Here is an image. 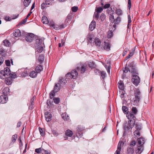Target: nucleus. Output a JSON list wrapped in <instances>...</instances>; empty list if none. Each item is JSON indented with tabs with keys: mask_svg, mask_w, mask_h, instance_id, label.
Returning <instances> with one entry per match:
<instances>
[{
	"mask_svg": "<svg viewBox=\"0 0 154 154\" xmlns=\"http://www.w3.org/2000/svg\"><path fill=\"white\" fill-rule=\"evenodd\" d=\"M136 145V141L135 140L132 141L130 144V146L133 147Z\"/></svg>",
	"mask_w": 154,
	"mask_h": 154,
	"instance_id": "obj_54",
	"label": "nucleus"
},
{
	"mask_svg": "<svg viewBox=\"0 0 154 154\" xmlns=\"http://www.w3.org/2000/svg\"><path fill=\"white\" fill-rule=\"evenodd\" d=\"M136 131H140L141 130L140 125L138 123L135 124Z\"/></svg>",
	"mask_w": 154,
	"mask_h": 154,
	"instance_id": "obj_46",
	"label": "nucleus"
},
{
	"mask_svg": "<svg viewBox=\"0 0 154 154\" xmlns=\"http://www.w3.org/2000/svg\"><path fill=\"white\" fill-rule=\"evenodd\" d=\"M129 51V49L127 48H126L125 49L124 51L123 52V56H124L126 54L127 52Z\"/></svg>",
	"mask_w": 154,
	"mask_h": 154,
	"instance_id": "obj_61",
	"label": "nucleus"
},
{
	"mask_svg": "<svg viewBox=\"0 0 154 154\" xmlns=\"http://www.w3.org/2000/svg\"><path fill=\"white\" fill-rule=\"evenodd\" d=\"M43 151L42 149V150L41 148L36 149H35V151L37 153H40L42 151Z\"/></svg>",
	"mask_w": 154,
	"mask_h": 154,
	"instance_id": "obj_55",
	"label": "nucleus"
},
{
	"mask_svg": "<svg viewBox=\"0 0 154 154\" xmlns=\"http://www.w3.org/2000/svg\"><path fill=\"white\" fill-rule=\"evenodd\" d=\"M54 102L55 104H58L60 101V98L58 97H54L53 98Z\"/></svg>",
	"mask_w": 154,
	"mask_h": 154,
	"instance_id": "obj_43",
	"label": "nucleus"
},
{
	"mask_svg": "<svg viewBox=\"0 0 154 154\" xmlns=\"http://www.w3.org/2000/svg\"><path fill=\"white\" fill-rule=\"evenodd\" d=\"M144 139L142 137H141L137 139V141L138 143V145H142L143 146V144L144 143L145 141Z\"/></svg>",
	"mask_w": 154,
	"mask_h": 154,
	"instance_id": "obj_19",
	"label": "nucleus"
},
{
	"mask_svg": "<svg viewBox=\"0 0 154 154\" xmlns=\"http://www.w3.org/2000/svg\"><path fill=\"white\" fill-rule=\"evenodd\" d=\"M140 131L135 130L134 132V135L136 137H139L140 135V133L139 132Z\"/></svg>",
	"mask_w": 154,
	"mask_h": 154,
	"instance_id": "obj_48",
	"label": "nucleus"
},
{
	"mask_svg": "<svg viewBox=\"0 0 154 154\" xmlns=\"http://www.w3.org/2000/svg\"><path fill=\"white\" fill-rule=\"evenodd\" d=\"M94 71L96 75H100L102 77H105L106 76V73L104 71H101L97 69H95Z\"/></svg>",
	"mask_w": 154,
	"mask_h": 154,
	"instance_id": "obj_9",
	"label": "nucleus"
},
{
	"mask_svg": "<svg viewBox=\"0 0 154 154\" xmlns=\"http://www.w3.org/2000/svg\"><path fill=\"white\" fill-rule=\"evenodd\" d=\"M17 138V135L15 134L12 136L11 139V142L13 143H14L16 140Z\"/></svg>",
	"mask_w": 154,
	"mask_h": 154,
	"instance_id": "obj_35",
	"label": "nucleus"
},
{
	"mask_svg": "<svg viewBox=\"0 0 154 154\" xmlns=\"http://www.w3.org/2000/svg\"><path fill=\"white\" fill-rule=\"evenodd\" d=\"M118 88L120 90H123L124 89V85L123 82L122 80H120L118 82Z\"/></svg>",
	"mask_w": 154,
	"mask_h": 154,
	"instance_id": "obj_20",
	"label": "nucleus"
},
{
	"mask_svg": "<svg viewBox=\"0 0 154 154\" xmlns=\"http://www.w3.org/2000/svg\"><path fill=\"white\" fill-rule=\"evenodd\" d=\"M43 69V67L41 65H39L37 66L35 68V70L36 72H35L36 73V74L37 73H39Z\"/></svg>",
	"mask_w": 154,
	"mask_h": 154,
	"instance_id": "obj_22",
	"label": "nucleus"
},
{
	"mask_svg": "<svg viewBox=\"0 0 154 154\" xmlns=\"http://www.w3.org/2000/svg\"><path fill=\"white\" fill-rule=\"evenodd\" d=\"M70 73L72 77H77L78 76V72L75 69L72 70Z\"/></svg>",
	"mask_w": 154,
	"mask_h": 154,
	"instance_id": "obj_25",
	"label": "nucleus"
},
{
	"mask_svg": "<svg viewBox=\"0 0 154 154\" xmlns=\"http://www.w3.org/2000/svg\"><path fill=\"white\" fill-rule=\"evenodd\" d=\"M132 82L136 86H137L140 82V78H132Z\"/></svg>",
	"mask_w": 154,
	"mask_h": 154,
	"instance_id": "obj_13",
	"label": "nucleus"
},
{
	"mask_svg": "<svg viewBox=\"0 0 154 154\" xmlns=\"http://www.w3.org/2000/svg\"><path fill=\"white\" fill-rule=\"evenodd\" d=\"M61 87H62L58 82L55 83L53 90L49 94L50 98H53L55 96V94L58 92L60 90Z\"/></svg>",
	"mask_w": 154,
	"mask_h": 154,
	"instance_id": "obj_2",
	"label": "nucleus"
},
{
	"mask_svg": "<svg viewBox=\"0 0 154 154\" xmlns=\"http://www.w3.org/2000/svg\"><path fill=\"white\" fill-rule=\"evenodd\" d=\"M96 45L98 46H100L101 45V41L99 38H95L94 41Z\"/></svg>",
	"mask_w": 154,
	"mask_h": 154,
	"instance_id": "obj_29",
	"label": "nucleus"
},
{
	"mask_svg": "<svg viewBox=\"0 0 154 154\" xmlns=\"http://www.w3.org/2000/svg\"><path fill=\"white\" fill-rule=\"evenodd\" d=\"M21 32L19 29H16L13 33V35L15 37H18L21 35Z\"/></svg>",
	"mask_w": 154,
	"mask_h": 154,
	"instance_id": "obj_15",
	"label": "nucleus"
},
{
	"mask_svg": "<svg viewBox=\"0 0 154 154\" xmlns=\"http://www.w3.org/2000/svg\"><path fill=\"white\" fill-rule=\"evenodd\" d=\"M10 44V43L8 40H5L3 41V45L6 47H9Z\"/></svg>",
	"mask_w": 154,
	"mask_h": 154,
	"instance_id": "obj_41",
	"label": "nucleus"
},
{
	"mask_svg": "<svg viewBox=\"0 0 154 154\" xmlns=\"http://www.w3.org/2000/svg\"><path fill=\"white\" fill-rule=\"evenodd\" d=\"M8 100V98L5 95H2L0 97V103H5Z\"/></svg>",
	"mask_w": 154,
	"mask_h": 154,
	"instance_id": "obj_11",
	"label": "nucleus"
},
{
	"mask_svg": "<svg viewBox=\"0 0 154 154\" xmlns=\"http://www.w3.org/2000/svg\"><path fill=\"white\" fill-rule=\"evenodd\" d=\"M77 129L78 132L76 135L78 137L79 136L80 137H82L83 136L82 133L81 132L82 130V129L79 127H78Z\"/></svg>",
	"mask_w": 154,
	"mask_h": 154,
	"instance_id": "obj_27",
	"label": "nucleus"
},
{
	"mask_svg": "<svg viewBox=\"0 0 154 154\" xmlns=\"http://www.w3.org/2000/svg\"><path fill=\"white\" fill-rule=\"evenodd\" d=\"M128 8L129 9H130L131 6V0H128Z\"/></svg>",
	"mask_w": 154,
	"mask_h": 154,
	"instance_id": "obj_62",
	"label": "nucleus"
},
{
	"mask_svg": "<svg viewBox=\"0 0 154 154\" xmlns=\"http://www.w3.org/2000/svg\"><path fill=\"white\" fill-rule=\"evenodd\" d=\"M29 1H28V0H24L23 2V4L25 6L27 7L29 5L31 2V0H29Z\"/></svg>",
	"mask_w": 154,
	"mask_h": 154,
	"instance_id": "obj_40",
	"label": "nucleus"
},
{
	"mask_svg": "<svg viewBox=\"0 0 154 154\" xmlns=\"http://www.w3.org/2000/svg\"><path fill=\"white\" fill-rule=\"evenodd\" d=\"M44 60V56L43 54L40 55L38 57V61L40 63H42Z\"/></svg>",
	"mask_w": 154,
	"mask_h": 154,
	"instance_id": "obj_32",
	"label": "nucleus"
},
{
	"mask_svg": "<svg viewBox=\"0 0 154 154\" xmlns=\"http://www.w3.org/2000/svg\"><path fill=\"white\" fill-rule=\"evenodd\" d=\"M110 44L107 42H104V44L103 46L104 49L107 51H109L110 50Z\"/></svg>",
	"mask_w": 154,
	"mask_h": 154,
	"instance_id": "obj_21",
	"label": "nucleus"
},
{
	"mask_svg": "<svg viewBox=\"0 0 154 154\" xmlns=\"http://www.w3.org/2000/svg\"><path fill=\"white\" fill-rule=\"evenodd\" d=\"M134 152V149L133 147L128 146L127 148V154H133Z\"/></svg>",
	"mask_w": 154,
	"mask_h": 154,
	"instance_id": "obj_23",
	"label": "nucleus"
},
{
	"mask_svg": "<svg viewBox=\"0 0 154 154\" xmlns=\"http://www.w3.org/2000/svg\"><path fill=\"white\" fill-rule=\"evenodd\" d=\"M135 120L134 119L128 121V123H125L124 125V130L128 131L129 130L130 128L132 129L135 125Z\"/></svg>",
	"mask_w": 154,
	"mask_h": 154,
	"instance_id": "obj_3",
	"label": "nucleus"
},
{
	"mask_svg": "<svg viewBox=\"0 0 154 154\" xmlns=\"http://www.w3.org/2000/svg\"><path fill=\"white\" fill-rule=\"evenodd\" d=\"M129 71V72H130V70L129 69L127 68L126 67H125V70H124L123 72L124 73H126L128 72V71Z\"/></svg>",
	"mask_w": 154,
	"mask_h": 154,
	"instance_id": "obj_64",
	"label": "nucleus"
},
{
	"mask_svg": "<svg viewBox=\"0 0 154 154\" xmlns=\"http://www.w3.org/2000/svg\"><path fill=\"white\" fill-rule=\"evenodd\" d=\"M116 13L118 15H121L122 14V11L120 9H118L116 11Z\"/></svg>",
	"mask_w": 154,
	"mask_h": 154,
	"instance_id": "obj_45",
	"label": "nucleus"
},
{
	"mask_svg": "<svg viewBox=\"0 0 154 154\" xmlns=\"http://www.w3.org/2000/svg\"><path fill=\"white\" fill-rule=\"evenodd\" d=\"M42 40L41 39H37L36 40V43L39 45L42 43Z\"/></svg>",
	"mask_w": 154,
	"mask_h": 154,
	"instance_id": "obj_42",
	"label": "nucleus"
},
{
	"mask_svg": "<svg viewBox=\"0 0 154 154\" xmlns=\"http://www.w3.org/2000/svg\"><path fill=\"white\" fill-rule=\"evenodd\" d=\"M134 95L135 98H134V102L135 104H137V105L139 103L141 97L140 92L139 89H136Z\"/></svg>",
	"mask_w": 154,
	"mask_h": 154,
	"instance_id": "obj_5",
	"label": "nucleus"
},
{
	"mask_svg": "<svg viewBox=\"0 0 154 154\" xmlns=\"http://www.w3.org/2000/svg\"><path fill=\"white\" fill-rule=\"evenodd\" d=\"M4 72L3 70H1L0 71V77L5 76Z\"/></svg>",
	"mask_w": 154,
	"mask_h": 154,
	"instance_id": "obj_58",
	"label": "nucleus"
},
{
	"mask_svg": "<svg viewBox=\"0 0 154 154\" xmlns=\"http://www.w3.org/2000/svg\"><path fill=\"white\" fill-rule=\"evenodd\" d=\"M61 116L63 119L65 120H67L69 119V117L66 115V113H64L62 114Z\"/></svg>",
	"mask_w": 154,
	"mask_h": 154,
	"instance_id": "obj_30",
	"label": "nucleus"
},
{
	"mask_svg": "<svg viewBox=\"0 0 154 154\" xmlns=\"http://www.w3.org/2000/svg\"><path fill=\"white\" fill-rule=\"evenodd\" d=\"M131 112L135 115L137 114L138 110L136 107H133L131 109Z\"/></svg>",
	"mask_w": 154,
	"mask_h": 154,
	"instance_id": "obj_36",
	"label": "nucleus"
},
{
	"mask_svg": "<svg viewBox=\"0 0 154 154\" xmlns=\"http://www.w3.org/2000/svg\"><path fill=\"white\" fill-rule=\"evenodd\" d=\"M6 65L8 66H10V61L9 60H6L5 61Z\"/></svg>",
	"mask_w": 154,
	"mask_h": 154,
	"instance_id": "obj_57",
	"label": "nucleus"
},
{
	"mask_svg": "<svg viewBox=\"0 0 154 154\" xmlns=\"http://www.w3.org/2000/svg\"><path fill=\"white\" fill-rule=\"evenodd\" d=\"M18 71L20 72H22L21 75L22 77H25L28 76L30 77H35L36 76V73L35 71H32L29 72V70L27 69H19Z\"/></svg>",
	"mask_w": 154,
	"mask_h": 154,
	"instance_id": "obj_1",
	"label": "nucleus"
},
{
	"mask_svg": "<svg viewBox=\"0 0 154 154\" xmlns=\"http://www.w3.org/2000/svg\"><path fill=\"white\" fill-rule=\"evenodd\" d=\"M121 21V18L120 17H118L115 20V21L114 22V23L112 25L113 27L115 29L116 26V24H118Z\"/></svg>",
	"mask_w": 154,
	"mask_h": 154,
	"instance_id": "obj_24",
	"label": "nucleus"
},
{
	"mask_svg": "<svg viewBox=\"0 0 154 154\" xmlns=\"http://www.w3.org/2000/svg\"><path fill=\"white\" fill-rule=\"evenodd\" d=\"M143 150V146L142 145H137L135 150L136 154H140Z\"/></svg>",
	"mask_w": 154,
	"mask_h": 154,
	"instance_id": "obj_10",
	"label": "nucleus"
},
{
	"mask_svg": "<svg viewBox=\"0 0 154 154\" xmlns=\"http://www.w3.org/2000/svg\"><path fill=\"white\" fill-rule=\"evenodd\" d=\"M96 22L93 20L89 26V29L91 31L94 30L96 27Z\"/></svg>",
	"mask_w": 154,
	"mask_h": 154,
	"instance_id": "obj_18",
	"label": "nucleus"
},
{
	"mask_svg": "<svg viewBox=\"0 0 154 154\" xmlns=\"http://www.w3.org/2000/svg\"><path fill=\"white\" fill-rule=\"evenodd\" d=\"M42 21L44 24H47L49 23L48 19L45 16L42 17Z\"/></svg>",
	"mask_w": 154,
	"mask_h": 154,
	"instance_id": "obj_28",
	"label": "nucleus"
},
{
	"mask_svg": "<svg viewBox=\"0 0 154 154\" xmlns=\"http://www.w3.org/2000/svg\"><path fill=\"white\" fill-rule=\"evenodd\" d=\"M88 65L91 68H93L94 67V65L93 62H90L88 63Z\"/></svg>",
	"mask_w": 154,
	"mask_h": 154,
	"instance_id": "obj_52",
	"label": "nucleus"
},
{
	"mask_svg": "<svg viewBox=\"0 0 154 154\" xmlns=\"http://www.w3.org/2000/svg\"><path fill=\"white\" fill-rule=\"evenodd\" d=\"M72 17V16L71 15H68L65 20L66 24L68 25L70 23V21Z\"/></svg>",
	"mask_w": 154,
	"mask_h": 154,
	"instance_id": "obj_26",
	"label": "nucleus"
},
{
	"mask_svg": "<svg viewBox=\"0 0 154 154\" xmlns=\"http://www.w3.org/2000/svg\"><path fill=\"white\" fill-rule=\"evenodd\" d=\"M109 19L111 22L112 23H111V26H112L113 24V23L115 21V19H114V16L112 15H110L109 16Z\"/></svg>",
	"mask_w": 154,
	"mask_h": 154,
	"instance_id": "obj_37",
	"label": "nucleus"
},
{
	"mask_svg": "<svg viewBox=\"0 0 154 154\" xmlns=\"http://www.w3.org/2000/svg\"><path fill=\"white\" fill-rule=\"evenodd\" d=\"M34 37V35L33 33H27L26 35V39L27 42H32L33 39Z\"/></svg>",
	"mask_w": 154,
	"mask_h": 154,
	"instance_id": "obj_8",
	"label": "nucleus"
},
{
	"mask_svg": "<svg viewBox=\"0 0 154 154\" xmlns=\"http://www.w3.org/2000/svg\"><path fill=\"white\" fill-rule=\"evenodd\" d=\"M134 64V62H133L131 63L129 65L130 66L132 67L130 70V72L132 76V77H139L138 76L139 73L137 70L133 66Z\"/></svg>",
	"mask_w": 154,
	"mask_h": 154,
	"instance_id": "obj_4",
	"label": "nucleus"
},
{
	"mask_svg": "<svg viewBox=\"0 0 154 154\" xmlns=\"http://www.w3.org/2000/svg\"><path fill=\"white\" fill-rule=\"evenodd\" d=\"M39 130L40 132V134L42 136H43L44 135V133L43 132V130L42 128H39Z\"/></svg>",
	"mask_w": 154,
	"mask_h": 154,
	"instance_id": "obj_56",
	"label": "nucleus"
},
{
	"mask_svg": "<svg viewBox=\"0 0 154 154\" xmlns=\"http://www.w3.org/2000/svg\"><path fill=\"white\" fill-rule=\"evenodd\" d=\"M99 13H94V17L96 18L97 19H98L99 17V14H98Z\"/></svg>",
	"mask_w": 154,
	"mask_h": 154,
	"instance_id": "obj_59",
	"label": "nucleus"
},
{
	"mask_svg": "<svg viewBox=\"0 0 154 154\" xmlns=\"http://www.w3.org/2000/svg\"><path fill=\"white\" fill-rule=\"evenodd\" d=\"M120 93V96L121 98H124V95L125 94V91H124V90H121L119 91Z\"/></svg>",
	"mask_w": 154,
	"mask_h": 154,
	"instance_id": "obj_44",
	"label": "nucleus"
},
{
	"mask_svg": "<svg viewBox=\"0 0 154 154\" xmlns=\"http://www.w3.org/2000/svg\"><path fill=\"white\" fill-rule=\"evenodd\" d=\"M6 78L5 80V82L7 85H11L13 81V78Z\"/></svg>",
	"mask_w": 154,
	"mask_h": 154,
	"instance_id": "obj_16",
	"label": "nucleus"
},
{
	"mask_svg": "<svg viewBox=\"0 0 154 154\" xmlns=\"http://www.w3.org/2000/svg\"><path fill=\"white\" fill-rule=\"evenodd\" d=\"M43 48L42 46H39L37 49V51L38 53H41L43 50Z\"/></svg>",
	"mask_w": 154,
	"mask_h": 154,
	"instance_id": "obj_49",
	"label": "nucleus"
},
{
	"mask_svg": "<svg viewBox=\"0 0 154 154\" xmlns=\"http://www.w3.org/2000/svg\"><path fill=\"white\" fill-rule=\"evenodd\" d=\"M134 115L131 112H129L127 114L126 116L128 119L132 120L135 117Z\"/></svg>",
	"mask_w": 154,
	"mask_h": 154,
	"instance_id": "obj_17",
	"label": "nucleus"
},
{
	"mask_svg": "<svg viewBox=\"0 0 154 154\" xmlns=\"http://www.w3.org/2000/svg\"><path fill=\"white\" fill-rule=\"evenodd\" d=\"M45 115L46 121L47 122H50L51 120V114L50 112H47L45 113Z\"/></svg>",
	"mask_w": 154,
	"mask_h": 154,
	"instance_id": "obj_12",
	"label": "nucleus"
},
{
	"mask_svg": "<svg viewBox=\"0 0 154 154\" xmlns=\"http://www.w3.org/2000/svg\"><path fill=\"white\" fill-rule=\"evenodd\" d=\"M122 109L123 112L125 114H127L129 112L128 111V109L127 107L125 106H122Z\"/></svg>",
	"mask_w": 154,
	"mask_h": 154,
	"instance_id": "obj_34",
	"label": "nucleus"
},
{
	"mask_svg": "<svg viewBox=\"0 0 154 154\" xmlns=\"http://www.w3.org/2000/svg\"><path fill=\"white\" fill-rule=\"evenodd\" d=\"M103 10V8L101 7L97 8L96 11L97 13H100Z\"/></svg>",
	"mask_w": 154,
	"mask_h": 154,
	"instance_id": "obj_50",
	"label": "nucleus"
},
{
	"mask_svg": "<svg viewBox=\"0 0 154 154\" xmlns=\"http://www.w3.org/2000/svg\"><path fill=\"white\" fill-rule=\"evenodd\" d=\"M67 82V78H60L58 80V83L62 87H63L65 86Z\"/></svg>",
	"mask_w": 154,
	"mask_h": 154,
	"instance_id": "obj_7",
	"label": "nucleus"
},
{
	"mask_svg": "<svg viewBox=\"0 0 154 154\" xmlns=\"http://www.w3.org/2000/svg\"><path fill=\"white\" fill-rule=\"evenodd\" d=\"M50 26H52L54 29L56 30H58L60 29L59 26L57 25H56L54 23H50Z\"/></svg>",
	"mask_w": 154,
	"mask_h": 154,
	"instance_id": "obj_33",
	"label": "nucleus"
},
{
	"mask_svg": "<svg viewBox=\"0 0 154 154\" xmlns=\"http://www.w3.org/2000/svg\"><path fill=\"white\" fill-rule=\"evenodd\" d=\"M66 135L69 137H71L73 134L72 132L69 130H68L65 132Z\"/></svg>",
	"mask_w": 154,
	"mask_h": 154,
	"instance_id": "obj_31",
	"label": "nucleus"
},
{
	"mask_svg": "<svg viewBox=\"0 0 154 154\" xmlns=\"http://www.w3.org/2000/svg\"><path fill=\"white\" fill-rule=\"evenodd\" d=\"M46 2L43 3H42L41 5V7L42 9H44L46 7Z\"/></svg>",
	"mask_w": 154,
	"mask_h": 154,
	"instance_id": "obj_60",
	"label": "nucleus"
},
{
	"mask_svg": "<svg viewBox=\"0 0 154 154\" xmlns=\"http://www.w3.org/2000/svg\"><path fill=\"white\" fill-rule=\"evenodd\" d=\"M86 65H83L81 67V73H83L86 69Z\"/></svg>",
	"mask_w": 154,
	"mask_h": 154,
	"instance_id": "obj_39",
	"label": "nucleus"
},
{
	"mask_svg": "<svg viewBox=\"0 0 154 154\" xmlns=\"http://www.w3.org/2000/svg\"><path fill=\"white\" fill-rule=\"evenodd\" d=\"M113 35V32L111 31H109L107 33V37L109 38H111Z\"/></svg>",
	"mask_w": 154,
	"mask_h": 154,
	"instance_id": "obj_47",
	"label": "nucleus"
},
{
	"mask_svg": "<svg viewBox=\"0 0 154 154\" xmlns=\"http://www.w3.org/2000/svg\"><path fill=\"white\" fill-rule=\"evenodd\" d=\"M9 89L8 87H6L4 88L3 90V93L5 95L7 94L9 92Z\"/></svg>",
	"mask_w": 154,
	"mask_h": 154,
	"instance_id": "obj_38",
	"label": "nucleus"
},
{
	"mask_svg": "<svg viewBox=\"0 0 154 154\" xmlns=\"http://www.w3.org/2000/svg\"><path fill=\"white\" fill-rule=\"evenodd\" d=\"M4 72L5 75L10 76L9 77H14L16 76L17 75L15 72H11L10 69L8 67H6L5 68Z\"/></svg>",
	"mask_w": 154,
	"mask_h": 154,
	"instance_id": "obj_6",
	"label": "nucleus"
},
{
	"mask_svg": "<svg viewBox=\"0 0 154 154\" xmlns=\"http://www.w3.org/2000/svg\"><path fill=\"white\" fill-rule=\"evenodd\" d=\"M110 6V4L109 3L106 4L103 7L104 8H108Z\"/></svg>",
	"mask_w": 154,
	"mask_h": 154,
	"instance_id": "obj_63",
	"label": "nucleus"
},
{
	"mask_svg": "<svg viewBox=\"0 0 154 154\" xmlns=\"http://www.w3.org/2000/svg\"><path fill=\"white\" fill-rule=\"evenodd\" d=\"M106 18L105 15L103 14H102L100 17V19L102 21H103Z\"/></svg>",
	"mask_w": 154,
	"mask_h": 154,
	"instance_id": "obj_51",
	"label": "nucleus"
},
{
	"mask_svg": "<svg viewBox=\"0 0 154 154\" xmlns=\"http://www.w3.org/2000/svg\"><path fill=\"white\" fill-rule=\"evenodd\" d=\"M78 10V7L77 6H74L72 8V10L73 12H76Z\"/></svg>",
	"mask_w": 154,
	"mask_h": 154,
	"instance_id": "obj_53",
	"label": "nucleus"
},
{
	"mask_svg": "<svg viewBox=\"0 0 154 154\" xmlns=\"http://www.w3.org/2000/svg\"><path fill=\"white\" fill-rule=\"evenodd\" d=\"M87 39L89 42L90 43H93L94 39L93 38V35L89 33L87 35Z\"/></svg>",
	"mask_w": 154,
	"mask_h": 154,
	"instance_id": "obj_14",
	"label": "nucleus"
}]
</instances>
